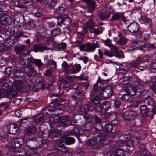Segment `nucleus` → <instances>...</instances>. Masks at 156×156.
I'll list each match as a JSON object with an SVG mask.
<instances>
[{
  "label": "nucleus",
  "mask_w": 156,
  "mask_h": 156,
  "mask_svg": "<svg viewBox=\"0 0 156 156\" xmlns=\"http://www.w3.org/2000/svg\"><path fill=\"white\" fill-rule=\"evenodd\" d=\"M53 111V109L47 107L45 108L43 111V114H39L35 116L34 118H24L18 122L19 127L21 130H24L27 127L31 126V122L33 124L42 121L44 118V115H50V112Z\"/></svg>",
  "instance_id": "f257e3e1"
},
{
  "label": "nucleus",
  "mask_w": 156,
  "mask_h": 156,
  "mask_svg": "<svg viewBox=\"0 0 156 156\" xmlns=\"http://www.w3.org/2000/svg\"><path fill=\"white\" fill-rule=\"evenodd\" d=\"M23 83L20 80H15L14 84L13 86H12L10 88L9 86H11L12 83L9 82V83H5L2 87L3 91L0 90V95L1 93H3L4 94H6L7 96H9L10 95H11L13 97L18 96L16 95L17 91L20 92H23Z\"/></svg>",
  "instance_id": "f03ea898"
},
{
  "label": "nucleus",
  "mask_w": 156,
  "mask_h": 156,
  "mask_svg": "<svg viewBox=\"0 0 156 156\" xmlns=\"http://www.w3.org/2000/svg\"><path fill=\"white\" fill-rule=\"evenodd\" d=\"M106 136V134L105 132H103L102 133L97 132L94 134L93 138L89 139L86 144L90 146H96L97 148H99L102 144V142L105 139Z\"/></svg>",
  "instance_id": "7ed1b4c3"
},
{
  "label": "nucleus",
  "mask_w": 156,
  "mask_h": 156,
  "mask_svg": "<svg viewBox=\"0 0 156 156\" xmlns=\"http://www.w3.org/2000/svg\"><path fill=\"white\" fill-rule=\"evenodd\" d=\"M49 136V133L48 134L44 133L42 135V136L43 137L42 138L43 139L40 140L41 138L40 137L37 138V140L36 138H30L27 140V141H35V144L36 145V146L35 148L40 147L43 149H44L47 147V146L48 140L47 138Z\"/></svg>",
  "instance_id": "20e7f679"
},
{
  "label": "nucleus",
  "mask_w": 156,
  "mask_h": 156,
  "mask_svg": "<svg viewBox=\"0 0 156 156\" xmlns=\"http://www.w3.org/2000/svg\"><path fill=\"white\" fill-rule=\"evenodd\" d=\"M136 114V112L132 110L126 111L123 113V119L126 120V123L128 126H133L135 125L134 118Z\"/></svg>",
  "instance_id": "39448f33"
},
{
  "label": "nucleus",
  "mask_w": 156,
  "mask_h": 156,
  "mask_svg": "<svg viewBox=\"0 0 156 156\" xmlns=\"http://www.w3.org/2000/svg\"><path fill=\"white\" fill-rule=\"evenodd\" d=\"M18 17L17 16H14L12 18V17L2 12L0 13V19L2 20V24L9 25L11 23H15L16 21L18 23L19 19H17Z\"/></svg>",
  "instance_id": "423d86ee"
},
{
  "label": "nucleus",
  "mask_w": 156,
  "mask_h": 156,
  "mask_svg": "<svg viewBox=\"0 0 156 156\" xmlns=\"http://www.w3.org/2000/svg\"><path fill=\"white\" fill-rule=\"evenodd\" d=\"M139 25L136 22L131 23L127 27V31L132 33L134 35L136 36L138 38H140L142 34L140 32Z\"/></svg>",
  "instance_id": "0eeeda50"
},
{
  "label": "nucleus",
  "mask_w": 156,
  "mask_h": 156,
  "mask_svg": "<svg viewBox=\"0 0 156 156\" xmlns=\"http://www.w3.org/2000/svg\"><path fill=\"white\" fill-rule=\"evenodd\" d=\"M140 113L142 114L141 122L143 123H146L153 119V115H149L148 113L149 112V110L145 105H143L140 107Z\"/></svg>",
  "instance_id": "6e6552de"
},
{
  "label": "nucleus",
  "mask_w": 156,
  "mask_h": 156,
  "mask_svg": "<svg viewBox=\"0 0 156 156\" xmlns=\"http://www.w3.org/2000/svg\"><path fill=\"white\" fill-rule=\"evenodd\" d=\"M147 135V132L145 131L140 130L135 132L134 133V137L133 138V144H138L140 140L145 138Z\"/></svg>",
  "instance_id": "1a4fd4ad"
},
{
  "label": "nucleus",
  "mask_w": 156,
  "mask_h": 156,
  "mask_svg": "<svg viewBox=\"0 0 156 156\" xmlns=\"http://www.w3.org/2000/svg\"><path fill=\"white\" fill-rule=\"evenodd\" d=\"M143 89L144 87L140 84H138L135 88L133 86H130L128 87L129 93L124 94L122 96V97L121 98L126 97L130 98V96L129 95L131 96L135 94L136 91L140 92Z\"/></svg>",
  "instance_id": "9d476101"
},
{
  "label": "nucleus",
  "mask_w": 156,
  "mask_h": 156,
  "mask_svg": "<svg viewBox=\"0 0 156 156\" xmlns=\"http://www.w3.org/2000/svg\"><path fill=\"white\" fill-rule=\"evenodd\" d=\"M112 92V87L111 85L108 86L101 91L99 97L100 98H109L111 96Z\"/></svg>",
  "instance_id": "9b49d317"
},
{
  "label": "nucleus",
  "mask_w": 156,
  "mask_h": 156,
  "mask_svg": "<svg viewBox=\"0 0 156 156\" xmlns=\"http://www.w3.org/2000/svg\"><path fill=\"white\" fill-rule=\"evenodd\" d=\"M54 147L55 149L65 153H68L69 151V148L65 147L64 145L60 142L55 144L54 146Z\"/></svg>",
  "instance_id": "f8f14e48"
},
{
  "label": "nucleus",
  "mask_w": 156,
  "mask_h": 156,
  "mask_svg": "<svg viewBox=\"0 0 156 156\" xmlns=\"http://www.w3.org/2000/svg\"><path fill=\"white\" fill-rule=\"evenodd\" d=\"M9 149L10 151L13 153L15 152L16 156H23L25 152L24 149L22 148L10 147Z\"/></svg>",
  "instance_id": "ddd939ff"
},
{
  "label": "nucleus",
  "mask_w": 156,
  "mask_h": 156,
  "mask_svg": "<svg viewBox=\"0 0 156 156\" xmlns=\"http://www.w3.org/2000/svg\"><path fill=\"white\" fill-rule=\"evenodd\" d=\"M30 58L27 54H25L20 56L19 58V62L23 65L30 66Z\"/></svg>",
  "instance_id": "4468645a"
},
{
  "label": "nucleus",
  "mask_w": 156,
  "mask_h": 156,
  "mask_svg": "<svg viewBox=\"0 0 156 156\" xmlns=\"http://www.w3.org/2000/svg\"><path fill=\"white\" fill-rule=\"evenodd\" d=\"M99 108L98 109L94 107H93V108L94 110H95L98 112L102 111L103 110L105 112L107 111L110 108L111 104L109 101H107L103 103L101 108V106L100 105H99Z\"/></svg>",
  "instance_id": "2eb2a0df"
},
{
  "label": "nucleus",
  "mask_w": 156,
  "mask_h": 156,
  "mask_svg": "<svg viewBox=\"0 0 156 156\" xmlns=\"http://www.w3.org/2000/svg\"><path fill=\"white\" fill-rule=\"evenodd\" d=\"M61 121L62 123L61 126L65 127L70 125L71 124V119L67 115L62 117Z\"/></svg>",
  "instance_id": "dca6fc26"
},
{
  "label": "nucleus",
  "mask_w": 156,
  "mask_h": 156,
  "mask_svg": "<svg viewBox=\"0 0 156 156\" xmlns=\"http://www.w3.org/2000/svg\"><path fill=\"white\" fill-rule=\"evenodd\" d=\"M83 133V129L82 127L80 128L79 127L76 126L70 132L69 134L77 136V135H80Z\"/></svg>",
  "instance_id": "f3484780"
},
{
  "label": "nucleus",
  "mask_w": 156,
  "mask_h": 156,
  "mask_svg": "<svg viewBox=\"0 0 156 156\" xmlns=\"http://www.w3.org/2000/svg\"><path fill=\"white\" fill-rule=\"evenodd\" d=\"M24 143V140L22 138H17L15 139L11 147H19Z\"/></svg>",
  "instance_id": "a211bd4d"
},
{
  "label": "nucleus",
  "mask_w": 156,
  "mask_h": 156,
  "mask_svg": "<svg viewBox=\"0 0 156 156\" xmlns=\"http://www.w3.org/2000/svg\"><path fill=\"white\" fill-rule=\"evenodd\" d=\"M88 11L90 12L93 11L95 9V1L92 0H86Z\"/></svg>",
  "instance_id": "6ab92c4d"
},
{
  "label": "nucleus",
  "mask_w": 156,
  "mask_h": 156,
  "mask_svg": "<svg viewBox=\"0 0 156 156\" xmlns=\"http://www.w3.org/2000/svg\"><path fill=\"white\" fill-rule=\"evenodd\" d=\"M51 48H47L43 46V44H37L34 46L33 47V51L35 52L38 51L42 52L44 50L51 49Z\"/></svg>",
  "instance_id": "aec40b11"
},
{
  "label": "nucleus",
  "mask_w": 156,
  "mask_h": 156,
  "mask_svg": "<svg viewBox=\"0 0 156 156\" xmlns=\"http://www.w3.org/2000/svg\"><path fill=\"white\" fill-rule=\"evenodd\" d=\"M7 129L9 133L11 134H14L16 133L18 128L17 126L14 124H12L7 126Z\"/></svg>",
  "instance_id": "412c9836"
},
{
  "label": "nucleus",
  "mask_w": 156,
  "mask_h": 156,
  "mask_svg": "<svg viewBox=\"0 0 156 156\" xmlns=\"http://www.w3.org/2000/svg\"><path fill=\"white\" fill-rule=\"evenodd\" d=\"M138 20L141 24L151 25L152 23L151 20L146 16L141 17L139 18Z\"/></svg>",
  "instance_id": "4be33fe9"
},
{
  "label": "nucleus",
  "mask_w": 156,
  "mask_h": 156,
  "mask_svg": "<svg viewBox=\"0 0 156 156\" xmlns=\"http://www.w3.org/2000/svg\"><path fill=\"white\" fill-rule=\"evenodd\" d=\"M37 1L41 3L42 2L44 4H45L49 5L51 7L54 6L57 2L56 0H37Z\"/></svg>",
  "instance_id": "5701e85b"
},
{
  "label": "nucleus",
  "mask_w": 156,
  "mask_h": 156,
  "mask_svg": "<svg viewBox=\"0 0 156 156\" xmlns=\"http://www.w3.org/2000/svg\"><path fill=\"white\" fill-rule=\"evenodd\" d=\"M14 50L16 53L17 54L22 52L25 50L28 51L26 49L25 46L24 45H18L14 47Z\"/></svg>",
  "instance_id": "b1692460"
},
{
  "label": "nucleus",
  "mask_w": 156,
  "mask_h": 156,
  "mask_svg": "<svg viewBox=\"0 0 156 156\" xmlns=\"http://www.w3.org/2000/svg\"><path fill=\"white\" fill-rule=\"evenodd\" d=\"M112 151L111 154H113L115 156H125L124 151L122 149L112 150Z\"/></svg>",
  "instance_id": "393cba45"
},
{
  "label": "nucleus",
  "mask_w": 156,
  "mask_h": 156,
  "mask_svg": "<svg viewBox=\"0 0 156 156\" xmlns=\"http://www.w3.org/2000/svg\"><path fill=\"white\" fill-rule=\"evenodd\" d=\"M27 128V129L26 131V133L27 134L29 135L31 134H34L36 133V128L35 126L34 125L33 123L32 124V122H31V126H30L27 127L24 130H25Z\"/></svg>",
  "instance_id": "a878e982"
},
{
  "label": "nucleus",
  "mask_w": 156,
  "mask_h": 156,
  "mask_svg": "<svg viewBox=\"0 0 156 156\" xmlns=\"http://www.w3.org/2000/svg\"><path fill=\"white\" fill-rule=\"evenodd\" d=\"M96 47L95 44H92L91 43H87L86 44V51L87 52L94 51Z\"/></svg>",
  "instance_id": "bb28decb"
},
{
  "label": "nucleus",
  "mask_w": 156,
  "mask_h": 156,
  "mask_svg": "<svg viewBox=\"0 0 156 156\" xmlns=\"http://www.w3.org/2000/svg\"><path fill=\"white\" fill-rule=\"evenodd\" d=\"M80 69L81 67L79 64H76L74 66H71L69 74L75 73L76 72L80 71Z\"/></svg>",
  "instance_id": "cd10ccee"
},
{
  "label": "nucleus",
  "mask_w": 156,
  "mask_h": 156,
  "mask_svg": "<svg viewBox=\"0 0 156 156\" xmlns=\"http://www.w3.org/2000/svg\"><path fill=\"white\" fill-rule=\"evenodd\" d=\"M128 137H129V135H122L119 137V141L121 143H123L126 142L128 143V142H132L130 141Z\"/></svg>",
  "instance_id": "c85d7f7f"
},
{
  "label": "nucleus",
  "mask_w": 156,
  "mask_h": 156,
  "mask_svg": "<svg viewBox=\"0 0 156 156\" xmlns=\"http://www.w3.org/2000/svg\"><path fill=\"white\" fill-rule=\"evenodd\" d=\"M61 86H62V88L64 91H68L69 90L70 83V82L67 81V80L66 79L65 80H63Z\"/></svg>",
  "instance_id": "c756f323"
},
{
  "label": "nucleus",
  "mask_w": 156,
  "mask_h": 156,
  "mask_svg": "<svg viewBox=\"0 0 156 156\" xmlns=\"http://www.w3.org/2000/svg\"><path fill=\"white\" fill-rule=\"evenodd\" d=\"M55 106H60L64 104L65 101L62 98H56L55 100L52 102Z\"/></svg>",
  "instance_id": "7c9ffc66"
},
{
  "label": "nucleus",
  "mask_w": 156,
  "mask_h": 156,
  "mask_svg": "<svg viewBox=\"0 0 156 156\" xmlns=\"http://www.w3.org/2000/svg\"><path fill=\"white\" fill-rule=\"evenodd\" d=\"M127 102L132 103V104L134 107H136L138 106V104L142 102V101L138 100L133 99V98H127L126 100Z\"/></svg>",
  "instance_id": "2f4dec72"
},
{
  "label": "nucleus",
  "mask_w": 156,
  "mask_h": 156,
  "mask_svg": "<svg viewBox=\"0 0 156 156\" xmlns=\"http://www.w3.org/2000/svg\"><path fill=\"white\" fill-rule=\"evenodd\" d=\"M14 37L10 35L5 41V44L7 46H10L12 45L14 42Z\"/></svg>",
  "instance_id": "473e14b6"
},
{
  "label": "nucleus",
  "mask_w": 156,
  "mask_h": 156,
  "mask_svg": "<svg viewBox=\"0 0 156 156\" xmlns=\"http://www.w3.org/2000/svg\"><path fill=\"white\" fill-rule=\"evenodd\" d=\"M30 64L33 63L35 64L38 67H41L42 65V63L41 60L39 59H35L33 58H30Z\"/></svg>",
  "instance_id": "72a5a7b5"
},
{
  "label": "nucleus",
  "mask_w": 156,
  "mask_h": 156,
  "mask_svg": "<svg viewBox=\"0 0 156 156\" xmlns=\"http://www.w3.org/2000/svg\"><path fill=\"white\" fill-rule=\"evenodd\" d=\"M109 12H108L106 14H101L100 15V18L101 20H103L105 18H108L110 16V14L112 13L113 12V10L111 8H109Z\"/></svg>",
  "instance_id": "f704fd0d"
},
{
  "label": "nucleus",
  "mask_w": 156,
  "mask_h": 156,
  "mask_svg": "<svg viewBox=\"0 0 156 156\" xmlns=\"http://www.w3.org/2000/svg\"><path fill=\"white\" fill-rule=\"evenodd\" d=\"M84 133H88L90 131L92 128V126L90 123H87L84 126H82Z\"/></svg>",
  "instance_id": "c9c22d12"
},
{
  "label": "nucleus",
  "mask_w": 156,
  "mask_h": 156,
  "mask_svg": "<svg viewBox=\"0 0 156 156\" xmlns=\"http://www.w3.org/2000/svg\"><path fill=\"white\" fill-rule=\"evenodd\" d=\"M47 65L48 67L51 66V68L53 69H56L57 68V65L55 62L52 59H50L47 61Z\"/></svg>",
  "instance_id": "e433bc0d"
},
{
  "label": "nucleus",
  "mask_w": 156,
  "mask_h": 156,
  "mask_svg": "<svg viewBox=\"0 0 156 156\" xmlns=\"http://www.w3.org/2000/svg\"><path fill=\"white\" fill-rule=\"evenodd\" d=\"M150 37V35L149 34H144L143 40H140L141 42L140 45L143 47H145L147 43V39H148Z\"/></svg>",
  "instance_id": "4c0bfd02"
},
{
  "label": "nucleus",
  "mask_w": 156,
  "mask_h": 156,
  "mask_svg": "<svg viewBox=\"0 0 156 156\" xmlns=\"http://www.w3.org/2000/svg\"><path fill=\"white\" fill-rule=\"evenodd\" d=\"M25 26L27 29L29 30H31L34 28L35 27V25L34 21H30L26 23L25 24Z\"/></svg>",
  "instance_id": "58836bf2"
},
{
  "label": "nucleus",
  "mask_w": 156,
  "mask_h": 156,
  "mask_svg": "<svg viewBox=\"0 0 156 156\" xmlns=\"http://www.w3.org/2000/svg\"><path fill=\"white\" fill-rule=\"evenodd\" d=\"M60 136V133L59 132L56 131L55 130H51L49 133V136L51 138L58 137Z\"/></svg>",
  "instance_id": "ea45409f"
},
{
  "label": "nucleus",
  "mask_w": 156,
  "mask_h": 156,
  "mask_svg": "<svg viewBox=\"0 0 156 156\" xmlns=\"http://www.w3.org/2000/svg\"><path fill=\"white\" fill-rule=\"evenodd\" d=\"M127 39L125 38L124 37H121L118 41H115V42H117V44L118 45H122L126 44L127 42Z\"/></svg>",
  "instance_id": "a19ab883"
},
{
  "label": "nucleus",
  "mask_w": 156,
  "mask_h": 156,
  "mask_svg": "<svg viewBox=\"0 0 156 156\" xmlns=\"http://www.w3.org/2000/svg\"><path fill=\"white\" fill-rule=\"evenodd\" d=\"M62 66L64 68L66 73L67 74H69L71 66L68 65L66 61H64L63 63L62 64Z\"/></svg>",
  "instance_id": "79ce46f5"
},
{
  "label": "nucleus",
  "mask_w": 156,
  "mask_h": 156,
  "mask_svg": "<svg viewBox=\"0 0 156 156\" xmlns=\"http://www.w3.org/2000/svg\"><path fill=\"white\" fill-rule=\"evenodd\" d=\"M75 142V139L72 137H68L65 139V143L66 144H73Z\"/></svg>",
  "instance_id": "37998d69"
},
{
  "label": "nucleus",
  "mask_w": 156,
  "mask_h": 156,
  "mask_svg": "<svg viewBox=\"0 0 156 156\" xmlns=\"http://www.w3.org/2000/svg\"><path fill=\"white\" fill-rule=\"evenodd\" d=\"M140 154L141 156H151L149 151L144 148L141 150Z\"/></svg>",
  "instance_id": "c03bdc74"
},
{
  "label": "nucleus",
  "mask_w": 156,
  "mask_h": 156,
  "mask_svg": "<svg viewBox=\"0 0 156 156\" xmlns=\"http://www.w3.org/2000/svg\"><path fill=\"white\" fill-rule=\"evenodd\" d=\"M89 110L90 107L87 105H83L80 108V111L85 113L88 112Z\"/></svg>",
  "instance_id": "a18cd8bd"
},
{
  "label": "nucleus",
  "mask_w": 156,
  "mask_h": 156,
  "mask_svg": "<svg viewBox=\"0 0 156 156\" xmlns=\"http://www.w3.org/2000/svg\"><path fill=\"white\" fill-rule=\"evenodd\" d=\"M5 69L4 71H2L5 73L6 76H9L13 72L12 69L10 67H7Z\"/></svg>",
  "instance_id": "49530a36"
},
{
  "label": "nucleus",
  "mask_w": 156,
  "mask_h": 156,
  "mask_svg": "<svg viewBox=\"0 0 156 156\" xmlns=\"http://www.w3.org/2000/svg\"><path fill=\"white\" fill-rule=\"evenodd\" d=\"M141 41H139L138 42L136 41H133L132 44V47L134 48L133 50H135L136 48L139 47V46L142 47V46L140 45L141 44ZM142 47H143L142 46Z\"/></svg>",
  "instance_id": "de8ad7c7"
},
{
  "label": "nucleus",
  "mask_w": 156,
  "mask_h": 156,
  "mask_svg": "<svg viewBox=\"0 0 156 156\" xmlns=\"http://www.w3.org/2000/svg\"><path fill=\"white\" fill-rule=\"evenodd\" d=\"M121 15L119 13H117L113 15L112 17L111 20L114 21L115 20H118L121 19Z\"/></svg>",
  "instance_id": "09e8293b"
},
{
  "label": "nucleus",
  "mask_w": 156,
  "mask_h": 156,
  "mask_svg": "<svg viewBox=\"0 0 156 156\" xmlns=\"http://www.w3.org/2000/svg\"><path fill=\"white\" fill-rule=\"evenodd\" d=\"M61 33V30L59 28L55 29L51 32V34L53 36H57Z\"/></svg>",
  "instance_id": "8fccbe9b"
},
{
  "label": "nucleus",
  "mask_w": 156,
  "mask_h": 156,
  "mask_svg": "<svg viewBox=\"0 0 156 156\" xmlns=\"http://www.w3.org/2000/svg\"><path fill=\"white\" fill-rule=\"evenodd\" d=\"M34 150L32 148H28L26 153V156H32L34 152Z\"/></svg>",
  "instance_id": "3c124183"
},
{
  "label": "nucleus",
  "mask_w": 156,
  "mask_h": 156,
  "mask_svg": "<svg viewBox=\"0 0 156 156\" xmlns=\"http://www.w3.org/2000/svg\"><path fill=\"white\" fill-rule=\"evenodd\" d=\"M94 127L96 130L97 131H101L103 129V127L101 123H95Z\"/></svg>",
  "instance_id": "603ef678"
},
{
  "label": "nucleus",
  "mask_w": 156,
  "mask_h": 156,
  "mask_svg": "<svg viewBox=\"0 0 156 156\" xmlns=\"http://www.w3.org/2000/svg\"><path fill=\"white\" fill-rule=\"evenodd\" d=\"M66 46V44L65 43H62L58 45L57 51H60L65 49Z\"/></svg>",
  "instance_id": "864d4df0"
},
{
  "label": "nucleus",
  "mask_w": 156,
  "mask_h": 156,
  "mask_svg": "<svg viewBox=\"0 0 156 156\" xmlns=\"http://www.w3.org/2000/svg\"><path fill=\"white\" fill-rule=\"evenodd\" d=\"M105 129L107 132L108 133L111 132L113 129L112 126L110 124H108L105 125Z\"/></svg>",
  "instance_id": "5fc2aeb1"
},
{
  "label": "nucleus",
  "mask_w": 156,
  "mask_h": 156,
  "mask_svg": "<svg viewBox=\"0 0 156 156\" xmlns=\"http://www.w3.org/2000/svg\"><path fill=\"white\" fill-rule=\"evenodd\" d=\"M146 100L148 105L152 106L154 105L155 101L153 98H146Z\"/></svg>",
  "instance_id": "6e6d98bb"
},
{
  "label": "nucleus",
  "mask_w": 156,
  "mask_h": 156,
  "mask_svg": "<svg viewBox=\"0 0 156 156\" xmlns=\"http://www.w3.org/2000/svg\"><path fill=\"white\" fill-rule=\"evenodd\" d=\"M94 26V24L93 22L91 20H90L89 21L86 23V26L88 29H90L93 27Z\"/></svg>",
  "instance_id": "4d7b16f0"
},
{
  "label": "nucleus",
  "mask_w": 156,
  "mask_h": 156,
  "mask_svg": "<svg viewBox=\"0 0 156 156\" xmlns=\"http://www.w3.org/2000/svg\"><path fill=\"white\" fill-rule=\"evenodd\" d=\"M104 44L106 46L109 47H111L112 45L111 43L110 40L108 38H107L104 42Z\"/></svg>",
  "instance_id": "13d9d810"
},
{
  "label": "nucleus",
  "mask_w": 156,
  "mask_h": 156,
  "mask_svg": "<svg viewBox=\"0 0 156 156\" xmlns=\"http://www.w3.org/2000/svg\"><path fill=\"white\" fill-rule=\"evenodd\" d=\"M137 66L135 61H132L128 66V68H129L131 67H135Z\"/></svg>",
  "instance_id": "bf43d9fd"
},
{
  "label": "nucleus",
  "mask_w": 156,
  "mask_h": 156,
  "mask_svg": "<svg viewBox=\"0 0 156 156\" xmlns=\"http://www.w3.org/2000/svg\"><path fill=\"white\" fill-rule=\"evenodd\" d=\"M104 54L106 56H108L109 57H112L114 56L113 54L111 51H107L105 50L104 52Z\"/></svg>",
  "instance_id": "052dcab7"
},
{
  "label": "nucleus",
  "mask_w": 156,
  "mask_h": 156,
  "mask_svg": "<svg viewBox=\"0 0 156 156\" xmlns=\"http://www.w3.org/2000/svg\"><path fill=\"white\" fill-rule=\"evenodd\" d=\"M22 100V99L21 98H15L13 102L14 104L16 105H18L20 103Z\"/></svg>",
  "instance_id": "680f3d73"
},
{
  "label": "nucleus",
  "mask_w": 156,
  "mask_h": 156,
  "mask_svg": "<svg viewBox=\"0 0 156 156\" xmlns=\"http://www.w3.org/2000/svg\"><path fill=\"white\" fill-rule=\"evenodd\" d=\"M114 115V112H107L105 114V116L107 119H108L112 117Z\"/></svg>",
  "instance_id": "e2e57ef3"
},
{
  "label": "nucleus",
  "mask_w": 156,
  "mask_h": 156,
  "mask_svg": "<svg viewBox=\"0 0 156 156\" xmlns=\"http://www.w3.org/2000/svg\"><path fill=\"white\" fill-rule=\"evenodd\" d=\"M75 92V93L72 96V98H77L80 97V91L79 90H74Z\"/></svg>",
  "instance_id": "0e129e2a"
},
{
  "label": "nucleus",
  "mask_w": 156,
  "mask_h": 156,
  "mask_svg": "<svg viewBox=\"0 0 156 156\" xmlns=\"http://www.w3.org/2000/svg\"><path fill=\"white\" fill-rule=\"evenodd\" d=\"M91 101L95 104H98L99 103V98H90Z\"/></svg>",
  "instance_id": "69168bd1"
},
{
  "label": "nucleus",
  "mask_w": 156,
  "mask_h": 156,
  "mask_svg": "<svg viewBox=\"0 0 156 156\" xmlns=\"http://www.w3.org/2000/svg\"><path fill=\"white\" fill-rule=\"evenodd\" d=\"M111 48V50L112 52V53H117L118 52V51L117 49V48L115 46H114L113 45H112L111 47H110Z\"/></svg>",
  "instance_id": "338daca9"
},
{
  "label": "nucleus",
  "mask_w": 156,
  "mask_h": 156,
  "mask_svg": "<svg viewBox=\"0 0 156 156\" xmlns=\"http://www.w3.org/2000/svg\"><path fill=\"white\" fill-rule=\"evenodd\" d=\"M52 38L51 37H49L44 42L46 46H48L49 45L51 42H52Z\"/></svg>",
  "instance_id": "774afa93"
}]
</instances>
